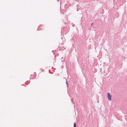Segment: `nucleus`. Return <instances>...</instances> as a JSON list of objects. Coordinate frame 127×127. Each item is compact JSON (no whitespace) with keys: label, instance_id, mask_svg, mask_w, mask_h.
I'll return each instance as SVG.
<instances>
[{"label":"nucleus","instance_id":"obj_4","mask_svg":"<svg viewBox=\"0 0 127 127\" xmlns=\"http://www.w3.org/2000/svg\"><path fill=\"white\" fill-rule=\"evenodd\" d=\"M93 23H92L91 24V25L90 26H92V25H93Z\"/></svg>","mask_w":127,"mask_h":127},{"label":"nucleus","instance_id":"obj_1","mask_svg":"<svg viewBox=\"0 0 127 127\" xmlns=\"http://www.w3.org/2000/svg\"><path fill=\"white\" fill-rule=\"evenodd\" d=\"M107 97L108 99L109 100H111L112 96L109 93H107Z\"/></svg>","mask_w":127,"mask_h":127},{"label":"nucleus","instance_id":"obj_3","mask_svg":"<svg viewBox=\"0 0 127 127\" xmlns=\"http://www.w3.org/2000/svg\"><path fill=\"white\" fill-rule=\"evenodd\" d=\"M76 125L75 123H74V127H76Z\"/></svg>","mask_w":127,"mask_h":127},{"label":"nucleus","instance_id":"obj_2","mask_svg":"<svg viewBox=\"0 0 127 127\" xmlns=\"http://www.w3.org/2000/svg\"><path fill=\"white\" fill-rule=\"evenodd\" d=\"M66 84L67 87H68L69 85H68V83L66 79Z\"/></svg>","mask_w":127,"mask_h":127}]
</instances>
